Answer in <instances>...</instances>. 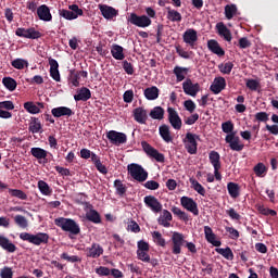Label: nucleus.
Wrapping results in <instances>:
<instances>
[{
	"label": "nucleus",
	"mask_w": 278,
	"mask_h": 278,
	"mask_svg": "<svg viewBox=\"0 0 278 278\" xmlns=\"http://www.w3.org/2000/svg\"><path fill=\"white\" fill-rule=\"evenodd\" d=\"M86 218L89 220V223H93L94 225H99L101 223V214L93 208L86 213Z\"/></svg>",
	"instance_id": "34"
},
{
	"label": "nucleus",
	"mask_w": 278,
	"mask_h": 278,
	"mask_svg": "<svg viewBox=\"0 0 278 278\" xmlns=\"http://www.w3.org/2000/svg\"><path fill=\"white\" fill-rule=\"evenodd\" d=\"M256 210L260 212L263 216H277V211L270 210L262 204H256Z\"/></svg>",
	"instance_id": "47"
},
{
	"label": "nucleus",
	"mask_w": 278,
	"mask_h": 278,
	"mask_svg": "<svg viewBox=\"0 0 278 278\" xmlns=\"http://www.w3.org/2000/svg\"><path fill=\"white\" fill-rule=\"evenodd\" d=\"M89 99H92V92L88 87H81L77 90V94L74 96L75 101H89Z\"/></svg>",
	"instance_id": "27"
},
{
	"label": "nucleus",
	"mask_w": 278,
	"mask_h": 278,
	"mask_svg": "<svg viewBox=\"0 0 278 278\" xmlns=\"http://www.w3.org/2000/svg\"><path fill=\"white\" fill-rule=\"evenodd\" d=\"M182 90L185 94L189 97H197V94L201 92V85H199V83L193 84L192 79L187 78L186 81L182 83Z\"/></svg>",
	"instance_id": "11"
},
{
	"label": "nucleus",
	"mask_w": 278,
	"mask_h": 278,
	"mask_svg": "<svg viewBox=\"0 0 278 278\" xmlns=\"http://www.w3.org/2000/svg\"><path fill=\"white\" fill-rule=\"evenodd\" d=\"M173 73L174 75H176L177 81H184V79H186L187 74L190 73V70L188 67H181L177 65L174 67Z\"/></svg>",
	"instance_id": "33"
},
{
	"label": "nucleus",
	"mask_w": 278,
	"mask_h": 278,
	"mask_svg": "<svg viewBox=\"0 0 278 278\" xmlns=\"http://www.w3.org/2000/svg\"><path fill=\"white\" fill-rule=\"evenodd\" d=\"M11 66L17 71H23V68H27V66H29V62L25 59H15L11 62Z\"/></svg>",
	"instance_id": "44"
},
{
	"label": "nucleus",
	"mask_w": 278,
	"mask_h": 278,
	"mask_svg": "<svg viewBox=\"0 0 278 278\" xmlns=\"http://www.w3.org/2000/svg\"><path fill=\"white\" fill-rule=\"evenodd\" d=\"M38 189L40 190L41 194H45V197H49L51 194V187H49V184L45 180L38 181Z\"/></svg>",
	"instance_id": "52"
},
{
	"label": "nucleus",
	"mask_w": 278,
	"mask_h": 278,
	"mask_svg": "<svg viewBox=\"0 0 278 278\" xmlns=\"http://www.w3.org/2000/svg\"><path fill=\"white\" fill-rule=\"evenodd\" d=\"M37 16L39 21H43L45 23H51V21H53L51 9L47 4H41L38 7Z\"/></svg>",
	"instance_id": "17"
},
{
	"label": "nucleus",
	"mask_w": 278,
	"mask_h": 278,
	"mask_svg": "<svg viewBox=\"0 0 278 278\" xmlns=\"http://www.w3.org/2000/svg\"><path fill=\"white\" fill-rule=\"evenodd\" d=\"M15 36H17L18 38H27L28 40H38V38L42 36V33L36 30L34 27H18L15 30Z\"/></svg>",
	"instance_id": "8"
},
{
	"label": "nucleus",
	"mask_w": 278,
	"mask_h": 278,
	"mask_svg": "<svg viewBox=\"0 0 278 278\" xmlns=\"http://www.w3.org/2000/svg\"><path fill=\"white\" fill-rule=\"evenodd\" d=\"M24 110L29 114H40V108L36 105L33 101H28L24 103Z\"/></svg>",
	"instance_id": "46"
},
{
	"label": "nucleus",
	"mask_w": 278,
	"mask_h": 278,
	"mask_svg": "<svg viewBox=\"0 0 278 278\" xmlns=\"http://www.w3.org/2000/svg\"><path fill=\"white\" fill-rule=\"evenodd\" d=\"M86 255L87 257H92L93 260H97L98 257H101L103 255V247L99 243H92L90 248L86 249Z\"/></svg>",
	"instance_id": "22"
},
{
	"label": "nucleus",
	"mask_w": 278,
	"mask_h": 278,
	"mask_svg": "<svg viewBox=\"0 0 278 278\" xmlns=\"http://www.w3.org/2000/svg\"><path fill=\"white\" fill-rule=\"evenodd\" d=\"M124 103H131L134 101V90H126L123 94Z\"/></svg>",
	"instance_id": "63"
},
{
	"label": "nucleus",
	"mask_w": 278,
	"mask_h": 278,
	"mask_svg": "<svg viewBox=\"0 0 278 278\" xmlns=\"http://www.w3.org/2000/svg\"><path fill=\"white\" fill-rule=\"evenodd\" d=\"M98 8L103 18H106V21H112V18H116L118 15V10L108 4H99Z\"/></svg>",
	"instance_id": "18"
},
{
	"label": "nucleus",
	"mask_w": 278,
	"mask_h": 278,
	"mask_svg": "<svg viewBox=\"0 0 278 278\" xmlns=\"http://www.w3.org/2000/svg\"><path fill=\"white\" fill-rule=\"evenodd\" d=\"M143 94L148 101H155L160 97V89L155 86L148 87L144 89Z\"/></svg>",
	"instance_id": "32"
},
{
	"label": "nucleus",
	"mask_w": 278,
	"mask_h": 278,
	"mask_svg": "<svg viewBox=\"0 0 278 278\" xmlns=\"http://www.w3.org/2000/svg\"><path fill=\"white\" fill-rule=\"evenodd\" d=\"M114 188L119 197H123L127 192V186H125L121 179L114 181Z\"/></svg>",
	"instance_id": "51"
},
{
	"label": "nucleus",
	"mask_w": 278,
	"mask_h": 278,
	"mask_svg": "<svg viewBox=\"0 0 278 278\" xmlns=\"http://www.w3.org/2000/svg\"><path fill=\"white\" fill-rule=\"evenodd\" d=\"M208 160L214 168H220V154L216 151H211L208 154Z\"/></svg>",
	"instance_id": "38"
},
{
	"label": "nucleus",
	"mask_w": 278,
	"mask_h": 278,
	"mask_svg": "<svg viewBox=\"0 0 278 278\" xmlns=\"http://www.w3.org/2000/svg\"><path fill=\"white\" fill-rule=\"evenodd\" d=\"M14 223L17 227H21V229H27V227H29L27 218L23 215H15Z\"/></svg>",
	"instance_id": "49"
},
{
	"label": "nucleus",
	"mask_w": 278,
	"mask_h": 278,
	"mask_svg": "<svg viewBox=\"0 0 278 278\" xmlns=\"http://www.w3.org/2000/svg\"><path fill=\"white\" fill-rule=\"evenodd\" d=\"M127 21L128 23H130V25H135L136 27H141L142 29L150 27L152 23L151 17L147 15H138L136 13H130Z\"/></svg>",
	"instance_id": "6"
},
{
	"label": "nucleus",
	"mask_w": 278,
	"mask_h": 278,
	"mask_svg": "<svg viewBox=\"0 0 278 278\" xmlns=\"http://www.w3.org/2000/svg\"><path fill=\"white\" fill-rule=\"evenodd\" d=\"M216 29H217L218 36L224 38V40H226L227 42H231V38H232L231 30H229V28H227L225 23H223V22L217 23Z\"/></svg>",
	"instance_id": "24"
},
{
	"label": "nucleus",
	"mask_w": 278,
	"mask_h": 278,
	"mask_svg": "<svg viewBox=\"0 0 278 278\" xmlns=\"http://www.w3.org/2000/svg\"><path fill=\"white\" fill-rule=\"evenodd\" d=\"M184 42L189 45L191 49H197V41L199 40V35L194 28L187 29L182 35Z\"/></svg>",
	"instance_id": "14"
},
{
	"label": "nucleus",
	"mask_w": 278,
	"mask_h": 278,
	"mask_svg": "<svg viewBox=\"0 0 278 278\" xmlns=\"http://www.w3.org/2000/svg\"><path fill=\"white\" fill-rule=\"evenodd\" d=\"M180 205L185 210H187V212H191L193 216H199V205L195 203V201L192 198L182 197L180 199Z\"/></svg>",
	"instance_id": "13"
},
{
	"label": "nucleus",
	"mask_w": 278,
	"mask_h": 278,
	"mask_svg": "<svg viewBox=\"0 0 278 278\" xmlns=\"http://www.w3.org/2000/svg\"><path fill=\"white\" fill-rule=\"evenodd\" d=\"M226 143L229 144L231 151H242L244 149V144L240 143V137L236 136V132H231L225 138Z\"/></svg>",
	"instance_id": "15"
},
{
	"label": "nucleus",
	"mask_w": 278,
	"mask_h": 278,
	"mask_svg": "<svg viewBox=\"0 0 278 278\" xmlns=\"http://www.w3.org/2000/svg\"><path fill=\"white\" fill-rule=\"evenodd\" d=\"M0 247L8 253H15L16 245L10 241L5 236L0 235Z\"/></svg>",
	"instance_id": "28"
},
{
	"label": "nucleus",
	"mask_w": 278,
	"mask_h": 278,
	"mask_svg": "<svg viewBox=\"0 0 278 278\" xmlns=\"http://www.w3.org/2000/svg\"><path fill=\"white\" fill-rule=\"evenodd\" d=\"M143 186L147 188V190H160V182L155 180H148Z\"/></svg>",
	"instance_id": "59"
},
{
	"label": "nucleus",
	"mask_w": 278,
	"mask_h": 278,
	"mask_svg": "<svg viewBox=\"0 0 278 278\" xmlns=\"http://www.w3.org/2000/svg\"><path fill=\"white\" fill-rule=\"evenodd\" d=\"M123 51V46L115 43L111 48V55H113L114 60H125V53Z\"/></svg>",
	"instance_id": "35"
},
{
	"label": "nucleus",
	"mask_w": 278,
	"mask_h": 278,
	"mask_svg": "<svg viewBox=\"0 0 278 278\" xmlns=\"http://www.w3.org/2000/svg\"><path fill=\"white\" fill-rule=\"evenodd\" d=\"M68 8L70 10H59V15L62 16V18H65V21H75V18L84 16V10L79 9V5L71 4Z\"/></svg>",
	"instance_id": "5"
},
{
	"label": "nucleus",
	"mask_w": 278,
	"mask_h": 278,
	"mask_svg": "<svg viewBox=\"0 0 278 278\" xmlns=\"http://www.w3.org/2000/svg\"><path fill=\"white\" fill-rule=\"evenodd\" d=\"M207 49L211 50V52L215 55H218V58H223V55H225V50L215 39H211L207 41Z\"/></svg>",
	"instance_id": "26"
},
{
	"label": "nucleus",
	"mask_w": 278,
	"mask_h": 278,
	"mask_svg": "<svg viewBox=\"0 0 278 278\" xmlns=\"http://www.w3.org/2000/svg\"><path fill=\"white\" fill-rule=\"evenodd\" d=\"M167 18H168V21H172V23H181L182 17H181V13L168 8Z\"/></svg>",
	"instance_id": "40"
},
{
	"label": "nucleus",
	"mask_w": 278,
	"mask_h": 278,
	"mask_svg": "<svg viewBox=\"0 0 278 278\" xmlns=\"http://www.w3.org/2000/svg\"><path fill=\"white\" fill-rule=\"evenodd\" d=\"M159 134L161 138H163L164 142H173V136H170V127H168V125H161L159 127Z\"/></svg>",
	"instance_id": "31"
},
{
	"label": "nucleus",
	"mask_w": 278,
	"mask_h": 278,
	"mask_svg": "<svg viewBox=\"0 0 278 278\" xmlns=\"http://www.w3.org/2000/svg\"><path fill=\"white\" fill-rule=\"evenodd\" d=\"M239 49H249L251 47V41L247 37H242L239 39L238 43Z\"/></svg>",
	"instance_id": "62"
},
{
	"label": "nucleus",
	"mask_w": 278,
	"mask_h": 278,
	"mask_svg": "<svg viewBox=\"0 0 278 278\" xmlns=\"http://www.w3.org/2000/svg\"><path fill=\"white\" fill-rule=\"evenodd\" d=\"M191 188L201 197H205V188L197 179L190 178Z\"/></svg>",
	"instance_id": "41"
},
{
	"label": "nucleus",
	"mask_w": 278,
	"mask_h": 278,
	"mask_svg": "<svg viewBox=\"0 0 278 278\" xmlns=\"http://www.w3.org/2000/svg\"><path fill=\"white\" fill-rule=\"evenodd\" d=\"M167 114H168L169 125H172L173 129H176L177 131H179V129H181L182 122H181V117H179V113H177V110L169 106L167 108Z\"/></svg>",
	"instance_id": "12"
},
{
	"label": "nucleus",
	"mask_w": 278,
	"mask_h": 278,
	"mask_svg": "<svg viewBox=\"0 0 278 278\" xmlns=\"http://www.w3.org/2000/svg\"><path fill=\"white\" fill-rule=\"evenodd\" d=\"M164 113H165L164 108H162V106H154L150 111V116L153 118V121H163Z\"/></svg>",
	"instance_id": "37"
},
{
	"label": "nucleus",
	"mask_w": 278,
	"mask_h": 278,
	"mask_svg": "<svg viewBox=\"0 0 278 278\" xmlns=\"http://www.w3.org/2000/svg\"><path fill=\"white\" fill-rule=\"evenodd\" d=\"M236 12H238V7H236V4H227L225 7V16L228 21L233 18Z\"/></svg>",
	"instance_id": "48"
},
{
	"label": "nucleus",
	"mask_w": 278,
	"mask_h": 278,
	"mask_svg": "<svg viewBox=\"0 0 278 278\" xmlns=\"http://www.w3.org/2000/svg\"><path fill=\"white\" fill-rule=\"evenodd\" d=\"M0 277L1 278H13L14 271H12L11 267L5 266L0 270Z\"/></svg>",
	"instance_id": "58"
},
{
	"label": "nucleus",
	"mask_w": 278,
	"mask_h": 278,
	"mask_svg": "<svg viewBox=\"0 0 278 278\" xmlns=\"http://www.w3.org/2000/svg\"><path fill=\"white\" fill-rule=\"evenodd\" d=\"M253 170L256 175V177H266V173H268V167L264 165V163H257L254 167Z\"/></svg>",
	"instance_id": "42"
},
{
	"label": "nucleus",
	"mask_w": 278,
	"mask_h": 278,
	"mask_svg": "<svg viewBox=\"0 0 278 278\" xmlns=\"http://www.w3.org/2000/svg\"><path fill=\"white\" fill-rule=\"evenodd\" d=\"M220 68V73H223L224 75H230L231 71H233V63L232 62H227L224 65H222Z\"/></svg>",
	"instance_id": "57"
},
{
	"label": "nucleus",
	"mask_w": 278,
	"mask_h": 278,
	"mask_svg": "<svg viewBox=\"0 0 278 278\" xmlns=\"http://www.w3.org/2000/svg\"><path fill=\"white\" fill-rule=\"evenodd\" d=\"M2 84L4 88H7V90H9L10 92H14V90H16V86H18L16 80L12 77H4L2 79Z\"/></svg>",
	"instance_id": "39"
},
{
	"label": "nucleus",
	"mask_w": 278,
	"mask_h": 278,
	"mask_svg": "<svg viewBox=\"0 0 278 278\" xmlns=\"http://www.w3.org/2000/svg\"><path fill=\"white\" fill-rule=\"evenodd\" d=\"M204 236L205 239L210 242V244H213V247H220L223 242L220 240H216V235L214 233V230H212V227L204 226Z\"/></svg>",
	"instance_id": "25"
},
{
	"label": "nucleus",
	"mask_w": 278,
	"mask_h": 278,
	"mask_svg": "<svg viewBox=\"0 0 278 278\" xmlns=\"http://www.w3.org/2000/svg\"><path fill=\"white\" fill-rule=\"evenodd\" d=\"M128 174L135 181H139V184H142L149 179V172L146 170L142 165L132 163L127 166Z\"/></svg>",
	"instance_id": "4"
},
{
	"label": "nucleus",
	"mask_w": 278,
	"mask_h": 278,
	"mask_svg": "<svg viewBox=\"0 0 278 278\" xmlns=\"http://www.w3.org/2000/svg\"><path fill=\"white\" fill-rule=\"evenodd\" d=\"M197 140H199V136L192 132H187L184 139L185 149L187 150L190 155H197Z\"/></svg>",
	"instance_id": "9"
},
{
	"label": "nucleus",
	"mask_w": 278,
	"mask_h": 278,
	"mask_svg": "<svg viewBox=\"0 0 278 278\" xmlns=\"http://www.w3.org/2000/svg\"><path fill=\"white\" fill-rule=\"evenodd\" d=\"M227 88V80H225V77L218 76L214 78L213 84L210 87V90L213 94H220L222 90H225Z\"/></svg>",
	"instance_id": "19"
},
{
	"label": "nucleus",
	"mask_w": 278,
	"mask_h": 278,
	"mask_svg": "<svg viewBox=\"0 0 278 278\" xmlns=\"http://www.w3.org/2000/svg\"><path fill=\"white\" fill-rule=\"evenodd\" d=\"M170 220H173V214L168 210H164L162 215H160L157 223L162 227H170Z\"/></svg>",
	"instance_id": "29"
},
{
	"label": "nucleus",
	"mask_w": 278,
	"mask_h": 278,
	"mask_svg": "<svg viewBox=\"0 0 278 278\" xmlns=\"http://www.w3.org/2000/svg\"><path fill=\"white\" fill-rule=\"evenodd\" d=\"M216 253L225 257V260H233V251H231V248L227 247L226 249L223 248H216Z\"/></svg>",
	"instance_id": "43"
},
{
	"label": "nucleus",
	"mask_w": 278,
	"mask_h": 278,
	"mask_svg": "<svg viewBox=\"0 0 278 278\" xmlns=\"http://www.w3.org/2000/svg\"><path fill=\"white\" fill-rule=\"evenodd\" d=\"M152 238L155 244H157L159 247H166V239L162 238V232L153 231Z\"/></svg>",
	"instance_id": "53"
},
{
	"label": "nucleus",
	"mask_w": 278,
	"mask_h": 278,
	"mask_svg": "<svg viewBox=\"0 0 278 278\" xmlns=\"http://www.w3.org/2000/svg\"><path fill=\"white\" fill-rule=\"evenodd\" d=\"M255 121H258V123H268V113L266 112H258L254 115Z\"/></svg>",
	"instance_id": "61"
},
{
	"label": "nucleus",
	"mask_w": 278,
	"mask_h": 278,
	"mask_svg": "<svg viewBox=\"0 0 278 278\" xmlns=\"http://www.w3.org/2000/svg\"><path fill=\"white\" fill-rule=\"evenodd\" d=\"M186 242V247L190 253H197V245L192 242H188L184 239V233L174 232L172 236V253L174 255H179L181 253V247Z\"/></svg>",
	"instance_id": "2"
},
{
	"label": "nucleus",
	"mask_w": 278,
	"mask_h": 278,
	"mask_svg": "<svg viewBox=\"0 0 278 278\" xmlns=\"http://www.w3.org/2000/svg\"><path fill=\"white\" fill-rule=\"evenodd\" d=\"M227 190L231 199H238V197H240V186L238 184L228 182Z\"/></svg>",
	"instance_id": "36"
},
{
	"label": "nucleus",
	"mask_w": 278,
	"mask_h": 278,
	"mask_svg": "<svg viewBox=\"0 0 278 278\" xmlns=\"http://www.w3.org/2000/svg\"><path fill=\"white\" fill-rule=\"evenodd\" d=\"M141 147L144 151V153L149 156L152 157V160H155V162H160L161 164H164L166 157L164 154L160 153L157 149L153 148L149 142L142 141Z\"/></svg>",
	"instance_id": "7"
},
{
	"label": "nucleus",
	"mask_w": 278,
	"mask_h": 278,
	"mask_svg": "<svg viewBox=\"0 0 278 278\" xmlns=\"http://www.w3.org/2000/svg\"><path fill=\"white\" fill-rule=\"evenodd\" d=\"M222 129L224 131V134H235L233 132V123L231 121L225 122L222 124Z\"/></svg>",
	"instance_id": "56"
},
{
	"label": "nucleus",
	"mask_w": 278,
	"mask_h": 278,
	"mask_svg": "<svg viewBox=\"0 0 278 278\" xmlns=\"http://www.w3.org/2000/svg\"><path fill=\"white\" fill-rule=\"evenodd\" d=\"M61 260H66V262H71V264L81 262V258L79 256H77V255L70 256L68 253H66V252L61 254Z\"/></svg>",
	"instance_id": "54"
},
{
	"label": "nucleus",
	"mask_w": 278,
	"mask_h": 278,
	"mask_svg": "<svg viewBox=\"0 0 278 278\" xmlns=\"http://www.w3.org/2000/svg\"><path fill=\"white\" fill-rule=\"evenodd\" d=\"M184 105H185V110H187V112H190V114H192V112L197 110V104L192 100H186L184 102Z\"/></svg>",
	"instance_id": "60"
},
{
	"label": "nucleus",
	"mask_w": 278,
	"mask_h": 278,
	"mask_svg": "<svg viewBox=\"0 0 278 278\" xmlns=\"http://www.w3.org/2000/svg\"><path fill=\"white\" fill-rule=\"evenodd\" d=\"M143 203L149 207L154 214H160L162 212V203L155 195H147L143 199Z\"/></svg>",
	"instance_id": "16"
},
{
	"label": "nucleus",
	"mask_w": 278,
	"mask_h": 278,
	"mask_svg": "<svg viewBox=\"0 0 278 278\" xmlns=\"http://www.w3.org/2000/svg\"><path fill=\"white\" fill-rule=\"evenodd\" d=\"M9 194H11V197H15V199H20L21 201H27V193L21 189H9Z\"/></svg>",
	"instance_id": "50"
},
{
	"label": "nucleus",
	"mask_w": 278,
	"mask_h": 278,
	"mask_svg": "<svg viewBox=\"0 0 278 278\" xmlns=\"http://www.w3.org/2000/svg\"><path fill=\"white\" fill-rule=\"evenodd\" d=\"M30 154L39 161V164H49V159H47L49 152L47 150L42 148H31Z\"/></svg>",
	"instance_id": "20"
},
{
	"label": "nucleus",
	"mask_w": 278,
	"mask_h": 278,
	"mask_svg": "<svg viewBox=\"0 0 278 278\" xmlns=\"http://www.w3.org/2000/svg\"><path fill=\"white\" fill-rule=\"evenodd\" d=\"M111 270L109 267L105 266H100L98 268H96V273L97 275H99V277H110L111 275Z\"/></svg>",
	"instance_id": "55"
},
{
	"label": "nucleus",
	"mask_w": 278,
	"mask_h": 278,
	"mask_svg": "<svg viewBox=\"0 0 278 278\" xmlns=\"http://www.w3.org/2000/svg\"><path fill=\"white\" fill-rule=\"evenodd\" d=\"M20 238L24 242L35 244V247H40V244H49V233L47 232H38L36 235H31L29 232H22L20 233Z\"/></svg>",
	"instance_id": "3"
},
{
	"label": "nucleus",
	"mask_w": 278,
	"mask_h": 278,
	"mask_svg": "<svg viewBox=\"0 0 278 278\" xmlns=\"http://www.w3.org/2000/svg\"><path fill=\"white\" fill-rule=\"evenodd\" d=\"M51 114L54 118H62V116H73L75 112L67 106H58L51 110Z\"/></svg>",
	"instance_id": "23"
},
{
	"label": "nucleus",
	"mask_w": 278,
	"mask_h": 278,
	"mask_svg": "<svg viewBox=\"0 0 278 278\" xmlns=\"http://www.w3.org/2000/svg\"><path fill=\"white\" fill-rule=\"evenodd\" d=\"M172 212L175 216H178L179 220H184L185 223H188V220H190L188 213L181 211V208L177 206H173Z\"/></svg>",
	"instance_id": "45"
},
{
	"label": "nucleus",
	"mask_w": 278,
	"mask_h": 278,
	"mask_svg": "<svg viewBox=\"0 0 278 278\" xmlns=\"http://www.w3.org/2000/svg\"><path fill=\"white\" fill-rule=\"evenodd\" d=\"M54 225L56 227H60L62 231L71 233V236H79V233H81V228L79 227V224H77V222L72 218L58 217L54 219Z\"/></svg>",
	"instance_id": "1"
},
{
	"label": "nucleus",
	"mask_w": 278,
	"mask_h": 278,
	"mask_svg": "<svg viewBox=\"0 0 278 278\" xmlns=\"http://www.w3.org/2000/svg\"><path fill=\"white\" fill-rule=\"evenodd\" d=\"M184 121H185V125H194V123L199 121V113H194L189 117H186Z\"/></svg>",
	"instance_id": "64"
},
{
	"label": "nucleus",
	"mask_w": 278,
	"mask_h": 278,
	"mask_svg": "<svg viewBox=\"0 0 278 278\" xmlns=\"http://www.w3.org/2000/svg\"><path fill=\"white\" fill-rule=\"evenodd\" d=\"M106 138L111 144H114L115 147H121V144H125V142H127V135L116 130H110L106 132Z\"/></svg>",
	"instance_id": "10"
},
{
	"label": "nucleus",
	"mask_w": 278,
	"mask_h": 278,
	"mask_svg": "<svg viewBox=\"0 0 278 278\" xmlns=\"http://www.w3.org/2000/svg\"><path fill=\"white\" fill-rule=\"evenodd\" d=\"M132 116L136 121V123H139L140 125H147V121L149 118V115L147 113V110L144 108L139 106L132 111Z\"/></svg>",
	"instance_id": "21"
},
{
	"label": "nucleus",
	"mask_w": 278,
	"mask_h": 278,
	"mask_svg": "<svg viewBox=\"0 0 278 278\" xmlns=\"http://www.w3.org/2000/svg\"><path fill=\"white\" fill-rule=\"evenodd\" d=\"M28 131L30 134H40L42 131V123L38 117H31L28 124Z\"/></svg>",
	"instance_id": "30"
}]
</instances>
